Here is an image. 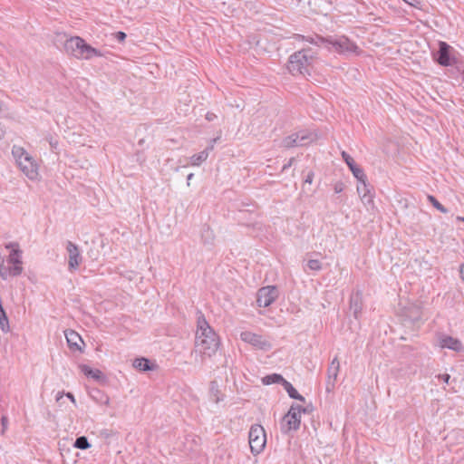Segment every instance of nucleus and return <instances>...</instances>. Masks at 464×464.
<instances>
[{
    "mask_svg": "<svg viewBox=\"0 0 464 464\" xmlns=\"http://www.w3.org/2000/svg\"><path fill=\"white\" fill-rule=\"evenodd\" d=\"M284 381H285L284 377L277 373L266 375L262 379L263 383L266 385H270L273 383H281L283 385Z\"/></svg>",
    "mask_w": 464,
    "mask_h": 464,
    "instance_id": "nucleus-26",
    "label": "nucleus"
},
{
    "mask_svg": "<svg viewBox=\"0 0 464 464\" xmlns=\"http://www.w3.org/2000/svg\"><path fill=\"white\" fill-rule=\"evenodd\" d=\"M313 179H314V173L309 172L304 179V182L311 184L313 182Z\"/></svg>",
    "mask_w": 464,
    "mask_h": 464,
    "instance_id": "nucleus-37",
    "label": "nucleus"
},
{
    "mask_svg": "<svg viewBox=\"0 0 464 464\" xmlns=\"http://www.w3.org/2000/svg\"><path fill=\"white\" fill-rule=\"evenodd\" d=\"M65 395H66V396H67V397L72 401V403H74V404H75V398H74V396L72 395V393H71V392H67Z\"/></svg>",
    "mask_w": 464,
    "mask_h": 464,
    "instance_id": "nucleus-41",
    "label": "nucleus"
},
{
    "mask_svg": "<svg viewBox=\"0 0 464 464\" xmlns=\"http://www.w3.org/2000/svg\"><path fill=\"white\" fill-rule=\"evenodd\" d=\"M7 422H8L7 417L3 416V417L1 418V424H2V426H3L2 433H4V432H5V430L6 429V426H7Z\"/></svg>",
    "mask_w": 464,
    "mask_h": 464,
    "instance_id": "nucleus-36",
    "label": "nucleus"
},
{
    "mask_svg": "<svg viewBox=\"0 0 464 464\" xmlns=\"http://www.w3.org/2000/svg\"><path fill=\"white\" fill-rule=\"evenodd\" d=\"M7 262L12 266H5V270L2 271L5 273L4 276H1L4 280H5L8 276H18L23 273V261H22V251L20 248H14L13 251H11L10 255L8 256Z\"/></svg>",
    "mask_w": 464,
    "mask_h": 464,
    "instance_id": "nucleus-8",
    "label": "nucleus"
},
{
    "mask_svg": "<svg viewBox=\"0 0 464 464\" xmlns=\"http://www.w3.org/2000/svg\"><path fill=\"white\" fill-rule=\"evenodd\" d=\"M440 346L441 348H448L456 352L460 351L462 348L460 341L451 336H442L440 339Z\"/></svg>",
    "mask_w": 464,
    "mask_h": 464,
    "instance_id": "nucleus-19",
    "label": "nucleus"
},
{
    "mask_svg": "<svg viewBox=\"0 0 464 464\" xmlns=\"http://www.w3.org/2000/svg\"><path fill=\"white\" fill-rule=\"evenodd\" d=\"M403 1L405 3H407L408 5L414 6V7H418V5H420L419 0H403Z\"/></svg>",
    "mask_w": 464,
    "mask_h": 464,
    "instance_id": "nucleus-35",
    "label": "nucleus"
},
{
    "mask_svg": "<svg viewBox=\"0 0 464 464\" xmlns=\"http://www.w3.org/2000/svg\"><path fill=\"white\" fill-rule=\"evenodd\" d=\"M216 142V140L214 139L212 140V143L204 150L200 151L198 154H194L190 157V164L192 166H199L202 162L206 161L209 151L213 150L214 149V143Z\"/></svg>",
    "mask_w": 464,
    "mask_h": 464,
    "instance_id": "nucleus-18",
    "label": "nucleus"
},
{
    "mask_svg": "<svg viewBox=\"0 0 464 464\" xmlns=\"http://www.w3.org/2000/svg\"><path fill=\"white\" fill-rule=\"evenodd\" d=\"M73 446L76 449L87 450L91 447V444L89 443V441L85 436H81L75 440Z\"/></svg>",
    "mask_w": 464,
    "mask_h": 464,
    "instance_id": "nucleus-29",
    "label": "nucleus"
},
{
    "mask_svg": "<svg viewBox=\"0 0 464 464\" xmlns=\"http://www.w3.org/2000/svg\"><path fill=\"white\" fill-rule=\"evenodd\" d=\"M306 411V408L298 404H292L288 412L283 418V423L286 425L285 431L298 430L301 423V415Z\"/></svg>",
    "mask_w": 464,
    "mask_h": 464,
    "instance_id": "nucleus-9",
    "label": "nucleus"
},
{
    "mask_svg": "<svg viewBox=\"0 0 464 464\" xmlns=\"http://www.w3.org/2000/svg\"><path fill=\"white\" fill-rule=\"evenodd\" d=\"M0 328L5 333L10 330L9 321L2 305H0Z\"/></svg>",
    "mask_w": 464,
    "mask_h": 464,
    "instance_id": "nucleus-27",
    "label": "nucleus"
},
{
    "mask_svg": "<svg viewBox=\"0 0 464 464\" xmlns=\"http://www.w3.org/2000/svg\"><path fill=\"white\" fill-rule=\"evenodd\" d=\"M53 150H56L59 145L58 140L53 136H49L46 138Z\"/></svg>",
    "mask_w": 464,
    "mask_h": 464,
    "instance_id": "nucleus-31",
    "label": "nucleus"
},
{
    "mask_svg": "<svg viewBox=\"0 0 464 464\" xmlns=\"http://www.w3.org/2000/svg\"><path fill=\"white\" fill-rule=\"evenodd\" d=\"M438 63L443 66H448L450 64V45L445 42L440 43Z\"/></svg>",
    "mask_w": 464,
    "mask_h": 464,
    "instance_id": "nucleus-20",
    "label": "nucleus"
},
{
    "mask_svg": "<svg viewBox=\"0 0 464 464\" xmlns=\"http://www.w3.org/2000/svg\"><path fill=\"white\" fill-rule=\"evenodd\" d=\"M283 386L290 398L300 401H304V397L299 394L298 392L294 388V386L289 382H287L286 380L284 381Z\"/></svg>",
    "mask_w": 464,
    "mask_h": 464,
    "instance_id": "nucleus-23",
    "label": "nucleus"
},
{
    "mask_svg": "<svg viewBox=\"0 0 464 464\" xmlns=\"http://www.w3.org/2000/svg\"><path fill=\"white\" fill-rule=\"evenodd\" d=\"M103 404L105 405H109L110 404V398L109 396L105 395L104 396V401H102Z\"/></svg>",
    "mask_w": 464,
    "mask_h": 464,
    "instance_id": "nucleus-43",
    "label": "nucleus"
},
{
    "mask_svg": "<svg viewBox=\"0 0 464 464\" xmlns=\"http://www.w3.org/2000/svg\"><path fill=\"white\" fill-rule=\"evenodd\" d=\"M459 219L464 222V218H459Z\"/></svg>",
    "mask_w": 464,
    "mask_h": 464,
    "instance_id": "nucleus-46",
    "label": "nucleus"
},
{
    "mask_svg": "<svg viewBox=\"0 0 464 464\" xmlns=\"http://www.w3.org/2000/svg\"><path fill=\"white\" fill-rule=\"evenodd\" d=\"M80 369L84 375L98 382H103L105 379L103 373L98 369L93 370L86 364L80 365Z\"/></svg>",
    "mask_w": 464,
    "mask_h": 464,
    "instance_id": "nucleus-21",
    "label": "nucleus"
},
{
    "mask_svg": "<svg viewBox=\"0 0 464 464\" xmlns=\"http://www.w3.org/2000/svg\"><path fill=\"white\" fill-rule=\"evenodd\" d=\"M216 118V115L212 112H208L206 115V119L209 121H213Z\"/></svg>",
    "mask_w": 464,
    "mask_h": 464,
    "instance_id": "nucleus-40",
    "label": "nucleus"
},
{
    "mask_svg": "<svg viewBox=\"0 0 464 464\" xmlns=\"http://www.w3.org/2000/svg\"><path fill=\"white\" fill-rule=\"evenodd\" d=\"M334 189L335 193H341L343 190V184L341 182L335 183Z\"/></svg>",
    "mask_w": 464,
    "mask_h": 464,
    "instance_id": "nucleus-33",
    "label": "nucleus"
},
{
    "mask_svg": "<svg viewBox=\"0 0 464 464\" xmlns=\"http://www.w3.org/2000/svg\"><path fill=\"white\" fill-rule=\"evenodd\" d=\"M240 339L251 344L252 346L263 350L267 351L271 348V344L266 340L263 339V337L259 334H254L249 331H245L240 334Z\"/></svg>",
    "mask_w": 464,
    "mask_h": 464,
    "instance_id": "nucleus-12",
    "label": "nucleus"
},
{
    "mask_svg": "<svg viewBox=\"0 0 464 464\" xmlns=\"http://www.w3.org/2000/svg\"><path fill=\"white\" fill-rule=\"evenodd\" d=\"M115 38L119 41V42H122L125 40L126 38V34L121 32V31H119L116 33L115 34Z\"/></svg>",
    "mask_w": 464,
    "mask_h": 464,
    "instance_id": "nucleus-32",
    "label": "nucleus"
},
{
    "mask_svg": "<svg viewBox=\"0 0 464 464\" xmlns=\"http://www.w3.org/2000/svg\"><path fill=\"white\" fill-rule=\"evenodd\" d=\"M340 370V363L337 357H334L333 361L331 362L328 370H327V375L328 380L326 383V390L327 392H330L334 389L335 382L337 380V376Z\"/></svg>",
    "mask_w": 464,
    "mask_h": 464,
    "instance_id": "nucleus-13",
    "label": "nucleus"
},
{
    "mask_svg": "<svg viewBox=\"0 0 464 464\" xmlns=\"http://www.w3.org/2000/svg\"><path fill=\"white\" fill-rule=\"evenodd\" d=\"M439 378H441L444 382L448 383L449 380L450 379V376L448 373L439 375Z\"/></svg>",
    "mask_w": 464,
    "mask_h": 464,
    "instance_id": "nucleus-39",
    "label": "nucleus"
},
{
    "mask_svg": "<svg viewBox=\"0 0 464 464\" xmlns=\"http://www.w3.org/2000/svg\"><path fill=\"white\" fill-rule=\"evenodd\" d=\"M281 147L286 150L299 147V144L297 143V139H295V133L294 132L285 137L281 141Z\"/></svg>",
    "mask_w": 464,
    "mask_h": 464,
    "instance_id": "nucleus-24",
    "label": "nucleus"
},
{
    "mask_svg": "<svg viewBox=\"0 0 464 464\" xmlns=\"http://www.w3.org/2000/svg\"><path fill=\"white\" fill-rule=\"evenodd\" d=\"M294 160H295V159H294V158H291V159L289 160V161H288L286 164H285V165L283 166L282 171H285V170H286L288 168H290V167L292 166V164H293Z\"/></svg>",
    "mask_w": 464,
    "mask_h": 464,
    "instance_id": "nucleus-38",
    "label": "nucleus"
},
{
    "mask_svg": "<svg viewBox=\"0 0 464 464\" xmlns=\"http://www.w3.org/2000/svg\"><path fill=\"white\" fill-rule=\"evenodd\" d=\"M195 345L197 350L202 354L201 361H203L205 355L211 357L219 347L218 336L210 327L201 312H198L197 319Z\"/></svg>",
    "mask_w": 464,
    "mask_h": 464,
    "instance_id": "nucleus-1",
    "label": "nucleus"
},
{
    "mask_svg": "<svg viewBox=\"0 0 464 464\" xmlns=\"http://www.w3.org/2000/svg\"><path fill=\"white\" fill-rule=\"evenodd\" d=\"M295 133V139H297V143L299 144V147L307 146V145L314 142L317 140V135L315 133H314L313 131H310L307 130H302L296 131Z\"/></svg>",
    "mask_w": 464,
    "mask_h": 464,
    "instance_id": "nucleus-16",
    "label": "nucleus"
},
{
    "mask_svg": "<svg viewBox=\"0 0 464 464\" xmlns=\"http://www.w3.org/2000/svg\"><path fill=\"white\" fill-rule=\"evenodd\" d=\"M68 346L72 350L81 351L80 343H83L82 337L73 330L65 331Z\"/></svg>",
    "mask_w": 464,
    "mask_h": 464,
    "instance_id": "nucleus-17",
    "label": "nucleus"
},
{
    "mask_svg": "<svg viewBox=\"0 0 464 464\" xmlns=\"http://www.w3.org/2000/svg\"><path fill=\"white\" fill-rule=\"evenodd\" d=\"M193 176H194L193 173H190L188 175V177H187L188 186H189V184H190L189 181L192 179Z\"/></svg>",
    "mask_w": 464,
    "mask_h": 464,
    "instance_id": "nucleus-44",
    "label": "nucleus"
},
{
    "mask_svg": "<svg viewBox=\"0 0 464 464\" xmlns=\"http://www.w3.org/2000/svg\"><path fill=\"white\" fill-rule=\"evenodd\" d=\"M421 315V308L416 304H409L401 309V322L407 327H418Z\"/></svg>",
    "mask_w": 464,
    "mask_h": 464,
    "instance_id": "nucleus-7",
    "label": "nucleus"
},
{
    "mask_svg": "<svg viewBox=\"0 0 464 464\" xmlns=\"http://www.w3.org/2000/svg\"><path fill=\"white\" fill-rule=\"evenodd\" d=\"M359 184L357 185V192L364 205L372 203V195L371 193V189L367 185V177L362 180H358Z\"/></svg>",
    "mask_w": 464,
    "mask_h": 464,
    "instance_id": "nucleus-15",
    "label": "nucleus"
},
{
    "mask_svg": "<svg viewBox=\"0 0 464 464\" xmlns=\"http://www.w3.org/2000/svg\"><path fill=\"white\" fill-rule=\"evenodd\" d=\"M306 41L316 45L327 44L328 45H331V47L328 46L330 50L333 49L339 53H356L358 50V46L346 36H338L334 38L316 36V38H309L306 39Z\"/></svg>",
    "mask_w": 464,
    "mask_h": 464,
    "instance_id": "nucleus-5",
    "label": "nucleus"
},
{
    "mask_svg": "<svg viewBox=\"0 0 464 464\" xmlns=\"http://www.w3.org/2000/svg\"><path fill=\"white\" fill-rule=\"evenodd\" d=\"M12 155L21 171L31 180L38 179V165L34 158L21 146L14 145Z\"/></svg>",
    "mask_w": 464,
    "mask_h": 464,
    "instance_id": "nucleus-4",
    "label": "nucleus"
},
{
    "mask_svg": "<svg viewBox=\"0 0 464 464\" xmlns=\"http://www.w3.org/2000/svg\"><path fill=\"white\" fill-rule=\"evenodd\" d=\"M459 273L462 280L464 281V265L460 266Z\"/></svg>",
    "mask_w": 464,
    "mask_h": 464,
    "instance_id": "nucleus-42",
    "label": "nucleus"
},
{
    "mask_svg": "<svg viewBox=\"0 0 464 464\" xmlns=\"http://www.w3.org/2000/svg\"><path fill=\"white\" fill-rule=\"evenodd\" d=\"M350 309L353 311V315L357 318L362 311V297L359 293L353 295L350 300Z\"/></svg>",
    "mask_w": 464,
    "mask_h": 464,
    "instance_id": "nucleus-22",
    "label": "nucleus"
},
{
    "mask_svg": "<svg viewBox=\"0 0 464 464\" xmlns=\"http://www.w3.org/2000/svg\"><path fill=\"white\" fill-rule=\"evenodd\" d=\"M307 266L314 271H319L322 268V265L317 259H310L307 263Z\"/></svg>",
    "mask_w": 464,
    "mask_h": 464,
    "instance_id": "nucleus-30",
    "label": "nucleus"
},
{
    "mask_svg": "<svg viewBox=\"0 0 464 464\" xmlns=\"http://www.w3.org/2000/svg\"><path fill=\"white\" fill-rule=\"evenodd\" d=\"M63 395H64L63 392H58L57 396H56V401H60V399H62L63 397Z\"/></svg>",
    "mask_w": 464,
    "mask_h": 464,
    "instance_id": "nucleus-45",
    "label": "nucleus"
},
{
    "mask_svg": "<svg viewBox=\"0 0 464 464\" xmlns=\"http://www.w3.org/2000/svg\"><path fill=\"white\" fill-rule=\"evenodd\" d=\"M249 446L251 452L259 454L266 443V436L264 428L259 424L252 425L249 430Z\"/></svg>",
    "mask_w": 464,
    "mask_h": 464,
    "instance_id": "nucleus-6",
    "label": "nucleus"
},
{
    "mask_svg": "<svg viewBox=\"0 0 464 464\" xmlns=\"http://www.w3.org/2000/svg\"><path fill=\"white\" fill-rule=\"evenodd\" d=\"M5 247L7 249H14V248H19V244L16 243V242H10L8 244L5 245Z\"/></svg>",
    "mask_w": 464,
    "mask_h": 464,
    "instance_id": "nucleus-34",
    "label": "nucleus"
},
{
    "mask_svg": "<svg viewBox=\"0 0 464 464\" xmlns=\"http://www.w3.org/2000/svg\"><path fill=\"white\" fill-rule=\"evenodd\" d=\"M133 367L143 372L151 370L150 360L143 357L135 359L133 362Z\"/></svg>",
    "mask_w": 464,
    "mask_h": 464,
    "instance_id": "nucleus-25",
    "label": "nucleus"
},
{
    "mask_svg": "<svg viewBox=\"0 0 464 464\" xmlns=\"http://www.w3.org/2000/svg\"><path fill=\"white\" fill-rule=\"evenodd\" d=\"M278 289L274 285L261 287L256 295V303L260 307H267L278 297Z\"/></svg>",
    "mask_w": 464,
    "mask_h": 464,
    "instance_id": "nucleus-10",
    "label": "nucleus"
},
{
    "mask_svg": "<svg viewBox=\"0 0 464 464\" xmlns=\"http://www.w3.org/2000/svg\"><path fill=\"white\" fill-rule=\"evenodd\" d=\"M64 51L67 54L79 60H90L93 57H101L100 50L88 44L82 37L72 36L64 43Z\"/></svg>",
    "mask_w": 464,
    "mask_h": 464,
    "instance_id": "nucleus-3",
    "label": "nucleus"
},
{
    "mask_svg": "<svg viewBox=\"0 0 464 464\" xmlns=\"http://www.w3.org/2000/svg\"><path fill=\"white\" fill-rule=\"evenodd\" d=\"M66 250L68 252V270L70 272L76 271L82 262V256L79 246L72 241H67Z\"/></svg>",
    "mask_w": 464,
    "mask_h": 464,
    "instance_id": "nucleus-11",
    "label": "nucleus"
},
{
    "mask_svg": "<svg viewBox=\"0 0 464 464\" xmlns=\"http://www.w3.org/2000/svg\"><path fill=\"white\" fill-rule=\"evenodd\" d=\"M427 199L440 212L444 214H447L449 212V209L446 208L442 204H440L434 196L428 195Z\"/></svg>",
    "mask_w": 464,
    "mask_h": 464,
    "instance_id": "nucleus-28",
    "label": "nucleus"
},
{
    "mask_svg": "<svg viewBox=\"0 0 464 464\" xmlns=\"http://www.w3.org/2000/svg\"><path fill=\"white\" fill-rule=\"evenodd\" d=\"M317 53L311 48H304L289 56L287 70L293 75L309 73Z\"/></svg>",
    "mask_w": 464,
    "mask_h": 464,
    "instance_id": "nucleus-2",
    "label": "nucleus"
},
{
    "mask_svg": "<svg viewBox=\"0 0 464 464\" xmlns=\"http://www.w3.org/2000/svg\"><path fill=\"white\" fill-rule=\"evenodd\" d=\"M341 155L357 180H362L365 179V173L363 169L356 165L354 160L346 151H342Z\"/></svg>",
    "mask_w": 464,
    "mask_h": 464,
    "instance_id": "nucleus-14",
    "label": "nucleus"
}]
</instances>
